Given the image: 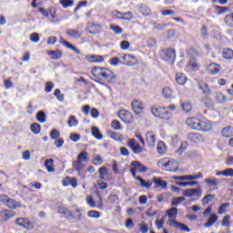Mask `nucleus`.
I'll return each instance as SVG.
<instances>
[{
	"label": "nucleus",
	"instance_id": "de8ad7c7",
	"mask_svg": "<svg viewBox=\"0 0 233 233\" xmlns=\"http://www.w3.org/2000/svg\"><path fill=\"white\" fill-rule=\"evenodd\" d=\"M215 99L218 103H225V101H227V96H225L223 93H216Z\"/></svg>",
	"mask_w": 233,
	"mask_h": 233
},
{
	"label": "nucleus",
	"instance_id": "bf43d9fd",
	"mask_svg": "<svg viewBox=\"0 0 233 233\" xmlns=\"http://www.w3.org/2000/svg\"><path fill=\"white\" fill-rule=\"evenodd\" d=\"M86 201L91 208H96V201H94L92 196L86 197Z\"/></svg>",
	"mask_w": 233,
	"mask_h": 233
},
{
	"label": "nucleus",
	"instance_id": "393cba45",
	"mask_svg": "<svg viewBox=\"0 0 233 233\" xmlns=\"http://www.w3.org/2000/svg\"><path fill=\"white\" fill-rule=\"evenodd\" d=\"M60 43L61 45H63V46H66V48H69V50H73V52H75L76 54H81V50H79V48L75 47L74 45L68 43L63 38H61Z\"/></svg>",
	"mask_w": 233,
	"mask_h": 233
},
{
	"label": "nucleus",
	"instance_id": "c9c22d12",
	"mask_svg": "<svg viewBox=\"0 0 233 233\" xmlns=\"http://www.w3.org/2000/svg\"><path fill=\"white\" fill-rule=\"evenodd\" d=\"M157 151L158 154H165V152H167V145H165V142L159 141L157 143Z\"/></svg>",
	"mask_w": 233,
	"mask_h": 233
},
{
	"label": "nucleus",
	"instance_id": "bb28decb",
	"mask_svg": "<svg viewBox=\"0 0 233 233\" xmlns=\"http://www.w3.org/2000/svg\"><path fill=\"white\" fill-rule=\"evenodd\" d=\"M218 222V216L217 215H210V217L208 218V222L204 224L205 228H210L212 225Z\"/></svg>",
	"mask_w": 233,
	"mask_h": 233
},
{
	"label": "nucleus",
	"instance_id": "5701e85b",
	"mask_svg": "<svg viewBox=\"0 0 233 233\" xmlns=\"http://www.w3.org/2000/svg\"><path fill=\"white\" fill-rule=\"evenodd\" d=\"M221 70V66L216 63H212L208 66V72L211 76H216V74H219Z\"/></svg>",
	"mask_w": 233,
	"mask_h": 233
},
{
	"label": "nucleus",
	"instance_id": "c756f323",
	"mask_svg": "<svg viewBox=\"0 0 233 233\" xmlns=\"http://www.w3.org/2000/svg\"><path fill=\"white\" fill-rule=\"evenodd\" d=\"M98 174L100 175L101 181L106 180V176H108V168L106 167H101L98 169Z\"/></svg>",
	"mask_w": 233,
	"mask_h": 233
},
{
	"label": "nucleus",
	"instance_id": "7c9ffc66",
	"mask_svg": "<svg viewBox=\"0 0 233 233\" xmlns=\"http://www.w3.org/2000/svg\"><path fill=\"white\" fill-rule=\"evenodd\" d=\"M136 179L137 181H139L140 187H142L143 188H150V187H152V182H146L145 179L141 178V177H137Z\"/></svg>",
	"mask_w": 233,
	"mask_h": 233
},
{
	"label": "nucleus",
	"instance_id": "dca6fc26",
	"mask_svg": "<svg viewBox=\"0 0 233 233\" xmlns=\"http://www.w3.org/2000/svg\"><path fill=\"white\" fill-rule=\"evenodd\" d=\"M15 216V211L13 210H3L0 211V221L3 223L5 221H8L11 218Z\"/></svg>",
	"mask_w": 233,
	"mask_h": 233
},
{
	"label": "nucleus",
	"instance_id": "680f3d73",
	"mask_svg": "<svg viewBox=\"0 0 233 233\" xmlns=\"http://www.w3.org/2000/svg\"><path fill=\"white\" fill-rule=\"evenodd\" d=\"M29 39L30 41H32V43H39V34L37 33H33L29 35Z\"/></svg>",
	"mask_w": 233,
	"mask_h": 233
},
{
	"label": "nucleus",
	"instance_id": "a19ab883",
	"mask_svg": "<svg viewBox=\"0 0 233 233\" xmlns=\"http://www.w3.org/2000/svg\"><path fill=\"white\" fill-rule=\"evenodd\" d=\"M52 165H54V159H46L45 161V167H46V170L48 172H55L56 169H54V167H52Z\"/></svg>",
	"mask_w": 233,
	"mask_h": 233
},
{
	"label": "nucleus",
	"instance_id": "49530a36",
	"mask_svg": "<svg viewBox=\"0 0 233 233\" xmlns=\"http://www.w3.org/2000/svg\"><path fill=\"white\" fill-rule=\"evenodd\" d=\"M139 12L142 15H150L151 14L150 8L147 5H141L139 7Z\"/></svg>",
	"mask_w": 233,
	"mask_h": 233
},
{
	"label": "nucleus",
	"instance_id": "b1692460",
	"mask_svg": "<svg viewBox=\"0 0 233 233\" xmlns=\"http://www.w3.org/2000/svg\"><path fill=\"white\" fill-rule=\"evenodd\" d=\"M64 187H73V188H76L77 187V179L75 177L70 178L69 177H66L63 182Z\"/></svg>",
	"mask_w": 233,
	"mask_h": 233
},
{
	"label": "nucleus",
	"instance_id": "2f4dec72",
	"mask_svg": "<svg viewBox=\"0 0 233 233\" xmlns=\"http://www.w3.org/2000/svg\"><path fill=\"white\" fill-rule=\"evenodd\" d=\"M204 183L208 185V187H218L219 185V180H218L215 177H213V178H206L204 180Z\"/></svg>",
	"mask_w": 233,
	"mask_h": 233
},
{
	"label": "nucleus",
	"instance_id": "1a4fd4ad",
	"mask_svg": "<svg viewBox=\"0 0 233 233\" xmlns=\"http://www.w3.org/2000/svg\"><path fill=\"white\" fill-rule=\"evenodd\" d=\"M118 117H120L121 121L127 124H130L132 121H134V116H132V113L125 109H122L118 112Z\"/></svg>",
	"mask_w": 233,
	"mask_h": 233
},
{
	"label": "nucleus",
	"instance_id": "ddd939ff",
	"mask_svg": "<svg viewBox=\"0 0 233 233\" xmlns=\"http://www.w3.org/2000/svg\"><path fill=\"white\" fill-rule=\"evenodd\" d=\"M187 139L191 143H205V136L200 133H189L187 134Z\"/></svg>",
	"mask_w": 233,
	"mask_h": 233
},
{
	"label": "nucleus",
	"instance_id": "20e7f679",
	"mask_svg": "<svg viewBox=\"0 0 233 233\" xmlns=\"http://www.w3.org/2000/svg\"><path fill=\"white\" fill-rule=\"evenodd\" d=\"M162 167L163 170H166L167 172H177V168H179V164L176 161V159L165 158L162 161Z\"/></svg>",
	"mask_w": 233,
	"mask_h": 233
},
{
	"label": "nucleus",
	"instance_id": "a211bd4d",
	"mask_svg": "<svg viewBox=\"0 0 233 233\" xmlns=\"http://www.w3.org/2000/svg\"><path fill=\"white\" fill-rule=\"evenodd\" d=\"M146 141L147 143V147L154 148V147H156V135L152 132H147L146 134Z\"/></svg>",
	"mask_w": 233,
	"mask_h": 233
},
{
	"label": "nucleus",
	"instance_id": "37998d69",
	"mask_svg": "<svg viewBox=\"0 0 233 233\" xmlns=\"http://www.w3.org/2000/svg\"><path fill=\"white\" fill-rule=\"evenodd\" d=\"M31 128V132H33V134H39L41 132V125L37 124V123H33L30 127Z\"/></svg>",
	"mask_w": 233,
	"mask_h": 233
},
{
	"label": "nucleus",
	"instance_id": "09e8293b",
	"mask_svg": "<svg viewBox=\"0 0 233 233\" xmlns=\"http://www.w3.org/2000/svg\"><path fill=\"white\" fill-rule=\"evenodd\" d=\"M162 94H163L164 97L168 99V98L172 97L173 91L170 87H165L162 91Z\"/></svg>",
	"mask_w": 233,
	"mask_h": 233
},
{
	"label": "nucleus",
	"instance_id": "0eeeda50",
	"mask_svg": "<svg viewBox=\"0 0 233 233\" xmlns=\"http://www.w3.org/2000/svg\"><path fill=\"white\" fill-rule=\"evenodd\" d=\"M131 106H132L133 112L137 116H139L140 114H143V110L145 109V106L143 104V101L137 100V99L132 101Z\"/></svg>",
	"mask_w": 233,
	"mask_h": 233
},
{
	"label": "nucleus",
	"instance_id": "6ab92c4d",
	"mask_svg": "<svg viewBox=\"0 0 233 233\" xmlns=\"http://www.w3.org/2000/svg\"><path fill=\"white\" fill-rule=\"evenodd\" d=\"M66 35L71 37L72 39H79L81 35H83V33L81 31L76 30V29H67Z\"/></svg>",
	"mask_w": 233,
	"mask_h": 233
},
{
	"label": "nucleus",
	"instance_id": "6e6d98bb",
	"mask_svg": "<svg viewBox=\"0 0 233 233\" xmlns=\"http://www.w3.org/2000/svg\"><path fill=\"white\" fill-rule=\"evenodd\" d=\"M103 164V159L99 155L93 156V165L99 166Z\"/></svg>",
	"mask_w": 233,
	"mask_h": 233
},
{
	"label": "nucleus",
	"instance_id": "9b49d317",
	"mask_svg": "<svg viewBox=\"0 0 233 233\" xmlns=\"http://www.w3.org/2000/svg\"><path fill=\"white\" fill-rule=\"evenodd\" d=\"M167 223L169 227H173V228H178V230H181V232H190V228L181 222H177L174 219H169Z\"/></svg>",
	"mask_w": 233,
	"mask_h": 233
},
{
	"label": "nucleus",
	"instance_id": "423d86ee",
	"mask_svg": "<svg viewBox=\"0 0 233 233\" xmlns=\"http://www.w3.org/2000/svg\"><path fill=\"white\" fill-rule=\"evenodd\" d=\"M123 62L121 65H125L126 66H136L137 65V58L132 55L125 54L122 56Z\"/></svg>",
	"mask_w": 233,
	"mask_h": 233
},
{
	"label": "nucleus",
	"instance_id": "473e14b6",
	"mask_svg": "<svg viewBox=\"0 0 233 233\" xmlns=\"http://www.w3.org/2000/svg\"><path fill=\"white\" fill-rule=\"evenodd\" d=\"M91 134H92V136H94L96 137V139H98V140L103 139V135L99 131V128H97L96 127H93L91 128Z\"/></svg>",
	"mask_w": 233,
	"mask_h": 233
},
{
	"label": "nucleus",
	"instance_id": "052dcab7",
	"mask_svg": "<svg viewBox=\"0 0 233 233\" xmlns=\"http://www.w3.org/2000/svg\"><path fill=\"white\" fill-rule=\"evenodd\" d=\"M221 225L222 227H230V217L228 215L223 218Z\"/></svg>",
	"mask_w": 233,
	"mask_h": 233
},
{
	"label": "nucleus",
	"instance_id": "0e129e2a",
	"mask_svg": "<svg viewBox=\"0 0 233 233\" xmlns=\"http://www.w3.org/2000/svg\"><path fill=\"white\" fill-rule=\"evenodd\" d=\"M111 127L113 130H119V128H121V123L118 120H113Z\"/></svg>",
	"mask_w": 233,
	"mask_h": 233
},
{
	"label": "nucleus",
	"instance_id": "39448f33",
	"mask_svg": "<svg viewBox=\"0 0 233 233\" xmlns=\"http://www.w3.org/2000/svg\"><path fill=\"white\" fill-rule=\"evenodd\" d=\"M15 225L17 227H23L25 230H33L34 229V223L30 221V219L25 218H17L15 219Z\"/></svg>",
	"mask_w": 233,
	"mask_h": 233
},
{
	"label": "nucleus",
	"instance_id": "79ce46f5",
	"mask_svg": "<svg viewBox=\"0 0 233 233\" xmlns=\"http://www.w3.org/2000/svg\"><path fill=\"white\" fill-rule=\"evenodd\" d=\"M224 21L227 26H229V28H233V14L226 15Z\"/></svg>",
	"mask_w": 233,
	"mask_h": 233
},
{
	"label": "nucleus",
	"instance_id": "338daca9",
	"mask_svg": "<svg viewBox=\"0 0 233 233\" xmlns=\"http://www.w3.org/2000/svg\"><path fill=\"white\" fill-rule=\"evenodd\" d=\"M113 19H123V13L119 11H113L112 12Z\"/></svg>",
	"mask_w": 233,
	"mask_h": 233
},
{
	"label": "nucleus",
	"instance_id": "9d476101",
	"mask_svg": "<svg viewBox=\"0 0 233 233\" xmlns=\"http://www.w3.org/2000/svg\"><path fill=\"white\" fill-rule=\"evenodd\" d=\"M127 147L131 148L134 154H141L143 152V147L139 145V143L136 142V139L130 138L127 140Z\"/></svg>",
	"mask_w": 233,
	"mask_h": 233
},
{
	"label": "nucleus",
	"instance_id": "f257e3e1",
	"mask_svg": "<svg viewBox=\"0 0 233 233\" xmlns=\"http://www.w3.org/2000/svg\"><path fill=\"white\" fill-rule=\"evenodd\" d=\"M186 123L189 128L198 132H210L212 129V123L207 119L188 117Z\"/></svg>",
	"mask_w": 233,
	"mask_h": 233
},
{
	"label": "nucleus",
	"instance_id": "4be33fe9",
	"mask_svg": "<svg viewBox=\"0 0 233 233\" xmlns=\"http://www.w3.org/2000/svg\"><path fill=\"white\" fill-rule=\"evenodd\" d=\"M131 167H133L137 172H147V167H145L143 164H141V162H138V161H133L131 163Z\"/></svg>",
	"mask_w": 233,
	"mask_h": 233
},
{
	"label": "nucleus",
	"instance_id": "cd10ccee",
	"mask_svg": "<svg viewBox=\"0 0 233 233\" xmlns=\"http://www.w3.org/2000/svg\"><path fill=\"white\" fill-rule=\"evenodd\" d=\"M6 204L8 208H10L11 210H15V208H19V207H21V202H17L13 198H9Z\"/></svg>",
	"mask_w": 233,
	"mask_h": 233
},
{
	"label": "nucleus",
	"instance_id": "aec40b11",
	"mask_svg": "<svg viewBox=\"0 0 233 233\" xmlns=\"http://www.w3.org/2000/svg\"><path fill=\"white\" fill-rule=\"evenodd\" d=\"M47 56H51V59L57 60V59H61V57H63V52L59 49H56L55 51L48 50Z\"/></svg>",
	"mask_w": 233,
	"mask_h": 233
},
{
	"label": "nucleus",
	"instance_id": "4d7b16f0",
	"mask_svg": "<svg viewBox=\"0 0 233 233\" xmlns=\"http://www.w3.org/2000/svg\"><path fill=\"white\" fill-rule=\"evenodd\" d=\"M60 5H62L64 8H68V6L74 5V0H60Z\"/></svg>",
	"mask_w": 233,
	"mask_h": 233
},
{
	"label": "nucleus",
	"instance_id": "6e6552de",
	"mask_svg": "<svg viewBox=\"0 0 233 233\" xmlns=\"http://www.w3.org/2000/svg\"><path fill=\"white\" fill-rule=\"evenodd\" d=\"M102 81H106V83H111L112 85H116L117 82V76L112 70L107 69L105 73V75L102 76Z\"/></svg>",
	"mask_w": 233,
	"mask_h": 233
},
{
	"label": "nucleus",
	"instance_id": "8fccbe9b",
	"mask_svg": "<svg viewBox=\"0 0 233 233\" xmlns=\"http://www.w3.org/2000/svg\"><path fill=\"white\" fill-rule=\"evenodd\" d=\"M216 198V195H206L203 198H202V205L205 206L207 204H208L209 201H212V199H214Z\"/></svg>",
	"mask_w": 233,
	"mask_h": 233
},
{
	"label": "nucleus",
	"instance_id": "f03ea898",
	"mask_svg": "<svg viewBox=\"0 0 233 233\" xmlns=\"http://www.w3.org/2000/svg\"><path fill=\"white\" fill-rule=\"evenodd\" d=\"M88 153L82 151L80 154L77 156V158L76 161L73 162V168L76 170V172L81 174V170L85 168V165L83 163L88 161Z\"/></svg>",
	"mask_w": 233,
	"mask_h": 233
},
{
	"label": "nucleus",
	"instance_id": "4468645a",
	"mask_svg": "<svg viewBox=\"0 0 233 233\" xmlns=\"http://www.w3.org/2000/svg\"><path fill=\"white\" fill-rule=\"evenodd\" d=\"M163 59L167 63H174V61H176V50L167 49L164 51Z\"/></svg>",
	"mask_w": 233,
	"mask_h": 233
},
{
	"label": "nucleus",
	"instance_id": "3c124183",
	"mask_svg": "<svg viewBox=\"0 0 233 233\" xmlns=\"http://www.w3.org/2000/svg\"><path fill=\"white\" fill-rule=\"evenodd\" d=\"M215 9L217 10L218 15H221V14H227V12H228L229 10L228 7L219 6V5H215Z\"/></svg>",
	"mask_w": 233,
	"mask_h": 233
},
{
	"label": "nucleus",
	"instance_id": "e433bc0d",
	"mask_svg": "<svg viewBox=\"0 0 233 233\" xmlns=\"http://www.w3.org/2000/svg\"><path fill=\"white\" fill-rule=\"evenodd\" d=\"M165 110V107H157V106H153L151 108V114L155 116V117H159L161 116V112Z\"/></svg>",
	"mask_w": 233,
	"mask_h": 233
},
{
	"label": "nucleus",
	"instance_id": "4c0bfd02",
	"mask_svg": "<svg viewBox=\"0 0 233 233\" xmlns=\"http://www.w3.org/2000/svg\"><path fill=\"white\" fill-rule=\"evenodd\" d=\"M222 56L224 57V59H232L233 50L230 48L224 49L222 52Z\"/></svg>",
	"mask_w": 233,
	"mask_h": 233
},
{
	"label": "nucleus",
	"instance_id": "c03bdc74",
	"mask_svg": "<svg viewBox=\"0 0 233 233\" xmlns=\"http://www.w3.org/2000/svg\"><path fill=\"white\" fill-rule=\"evenodd\" d=\"M49 136L51 139L56 141V139H58V137H60L61 133L57 129H52L49 133Z\"/></svg>",
	"mask_w": 233,
	"mask_h": 233
},
{
	"label": "nucleus",
	"instance_id": "ea45409f",
	"mask_svg": "<svg viewBox=\"0 0 233 233\" xmlns=\"http://www.w3.org/2000/svg\"><path fill=\"white\" fill-rule=\"evenodd\" d=\"M36 119L39 123H46V114L43 111H39L36 114Z\"/></svg>",
	"mask_w": 233,
	"mask_h": 233
},
{
	"label": "nucleus",
	"instance_id": "a878e982",
	"mask_svg": "<svg viewBox=\"0 0 233 233\" xmlns=\"http://www.w3.org/2000/svg\"><path fill=\"white\" fill-rule=\"evenodd\" d=\"M153 183H155V188H165L167 187V181L157 178V177H153Z\"/></svg>",
	"mask_w": 233,
	"mask_h": 233
},
{
	"label": "nucleus",
	"instance_id": "c85d7f7f",
	"mask_svg": "<svg viewBox=\"0 0 233 233\" xmlns=\"http://www.w3.org/2000/svg\"><path fill=\"white\" fill-rule=\"evenodd\" d=\"M198 90H202V94L205 96H210L212 94L210 87L207 84H198Z\"/></svg>",
	"mask_w": 233,
	"mask_h": 233
},
{
	"label": "nucleus",
	"instance_id": "72a5a7b5",
	"mask_svg": "<svg viewBox=\"0 0 233 233\" xmlns=\"http://www.w3.org/2000/svg\"><path fill=\"white\" fill-rule=\"evenodd\" d=\"M176 81L177 85H185V83H187V76L181 73H178L176 75Z\"/></svg>",
	"mask_w": 233,
	"mask_h": 233
},
{
	"label": "nucleus",
	"instance_id": "5fc2aeb1",
	"mask_svg": "<svg viewBox=\"0 0 233 233\" xmlns=\"http://www.w3.org/2000/svg\"><path fill=\"white\" fill-rule=\"evenodd\" d=\"M68 125L70 127H77L79 121H77V119H76V116H71L68 119Z\"/></svg>",
	"mask_w": 233,
	"mask_h": 233
},
{
	"label": "nucleus",
	"instance_id": "774afa93",
	"mask_svg": "<svg viewBox=\"0 0 233 233\" xmlns=\"http://www.w3.org/2000/svg\"><path fill=\"white\" fill-rule=\"evenodd\" d=\"M224 176H225V177H233V169L232 168L225 169Z\"/></svg>",
	"mask_w": 233,
	"mask_h": 233
},
{
	"label": "nucleus",
	"instance_id": "2eb2a0df",
	"mask_svg": "<svg viewBox=\"0 0 233 233\" xmlns=\"http://www.w3.org/2000/svg\"><path fill=\"white\" fill-rule=\"evenodd\" d=\"M86 32L88 34H92L96 35V34H99L101 32V25L99 24H87L86 26Z\"/></svg>",
	"mask_w": 233,
	"mask_h": 233
},
{
	"label": "nucleus",
	"instance_id": "7ed1b4c3",
	"mask_svg": "<svg viewBox=\"0 0 233 233\" xmlns=\"http://www.w3.org/2000/svg\"><path fill=\"white\" fill-rule=\"evenodd\" d=\"M182 196H184V198H194L195 200H198L203 196V189L201 188V186L198 185L197 188H187L183 190Z\"/></svg>",
	"mask_w": 233,
	"mask_h": 233
},
{
	"label": "nucleus",
	"instance_id": "412c9836",
	"mask_svg": "<svg viewBox=\"0 0 233 233\" xmlns=\"http://www.w3.org/2000/svg\"><path fill=\"white\" fill-rule=\"evenodd\" d=\"M166 215L168 218V221L169 219H173V221H176V218H177V208H170L166 211Z\"/></svg>",
	"mask_w": 233,
	"mask_h": 233
},
{
	"label": "nucleus",
	"instance_id": "603ef678",
	"mask_svg": "<svg viewBox=\"0 0 233 233\" xmlns=\"http://www.w3.org/2000/svg\"><path fill=\"white\" fill-rule=\"evenodd\" d=\"M228 207H230V204H228V203H224V204L220 205L218 208V214H220V215L226 214L227 208H228Z\"/></svg>",
	"mask_w": 233,
	"mask_h": 233
},
{
	"label": "nucleus",
	"instance_id": "58836bf2",
	"mask_svg": "<svg viewBox=\"0 0 233 233\" xmlns=\"http://www.w3.org/2000/svg\"><path fill=\"white\" fill-rule=\"evenodd\" d=\"M181 107L186 114L192 112V104H190V102H182Z\"/></svg>",
	"mask_w": 233,
	"mask_h": 233
},
{
	"label": "nucleus",
	"instance_id": "69168bd1",
	"mask_svg": "<svg viewBox=\"0 0 233 233\" xmlns=\"http://www.w3.org/2000/svg\"><path fill=\"white\" fill-rule=\"evenodd\" d=\"M223 137H230V127H224L221 132Z\"/></svg>",
	"mask_w": 233,
	"mask_h": 233
},
{
	"label": "nucleus",
	"instance_id": "f8f14e48",
	"mask_svg": "<svg viewBox=\"0 0 233 233\" xmlns=\"http://www.w3.org/2000/svg\"><path fill=\"white\" fill-rule=\"evenodd\" d=\"M107 69L108 68H106V67L95 66L92 68L91 74L96 79H103V76H105Z\"/></svg>",
	"mask_w": 233,
	"mask_h": 233
},
{
	"label": "nucleus",
	"instance_id": "e2e57ef3",
	"mask_svg": "<svg viewBox=\"0 0 233 233\" xmlns=\"http://www.w3.org/2000/svg\"><path fill=\"white\" fill-rule=\"evenodd\" d=\"M110 30H113L115 34H123V28L119 25H110Z\"/></svg>",
	"mask_w": 233,
	"mask_h": 233
},
{
	"label": "nucleus",
	"instance_id": "864d4df0",
	"mask_svg": "<svg viewBox=\"0 0 233 233\" xmlns=\"http://www.w3.org/2000/svg\"><path fill=\"white\" fill-rule=\"evenodd\" d=\"M134 15L132 14V12L122 13V19L124 21H132Z\"/></svg>",
	"mask_w": 233,
	"mask_h": 233
},
{
	"label": "nucleus",
	"instance_id": "13d9d810",
	"mask_svg": "<svg viewBox=\"0 0 233 233\" xmlns=\"http://www.w3.org/2000/svg\"><path fill=\"white\" fill-rule=\"evenodd\" d=\"M49 14L52 17L51 23H57L59 20L57 19V15H56V8H51L49 10Z\"/></svg>",
	"mask_w": 233,
	"mask_h": 233
},
{
	"label": "nucleus",
	"instance_id": "f704fd0d",
	"mask_svg": "<svg viewBox=\"0 0 233 233\" xmlns=\"http://www.w3.org/2000/svg\"><path fill=\"white\" fill-rule=\"evenodd\" d=\"M185 199H187L185 197L173 198L171 201V207H177V205H181Z\"/></svg>",
	"mask_w": 233,
	"mask_h": 233
},
{
	"label": "nucleus",
	"instance_id": "a18cd8bd",
	"mask_svg": "<svg viewBox=\"0 0 233 233\" xmlns=\"http://www.w3.org/2000/svg\"><path fill=\"white\" fill-rule=\"evenodd\" d=\"M87 217L92 218L93 219H99V218H101V214L99 211L91 210L87 212Z\"/></svg>",
	"mask_w": 233,
	"mask_h": 233
},
{
	"label": "nucleus",
	"instance_id": "f3484780",
	"mask_svg": "<svg viewBox=\"0 0 233 233\" xmlns=\"http://www.w3.org/2000/svg\"><path fill=\"white\" fill-rule=\"evenodd\" d=\"M86 61H88L89 63H103L105 57L99 55H87L86 56Z\"/></svg>",
	"mask_w": 233,
	"mask_h": 233
}]
</instances>
